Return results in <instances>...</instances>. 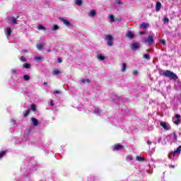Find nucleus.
<instances>
[{"label": "nucleus", "instance_id": "1", "mask_svg": "<svg viewBox=\"0 0 181 181\" xmlns=\"http://www.w3.org/2000/svg\"><path fill=\"white\" fill-rule=\"evenodd\" d=\"M163 75L165 77H168V78H170V80H177V75H176L175 73L169 71V70H166L163 72Z\"/></svg>", "mask_w": 181, "mask_h": 181}, {"label": "nucleus", "instance_id": "2", "mask_svg": "<svg viewBox=\"0 0 181 181\" xmlns=\"http://www.w3.org/2000/svg\"><path fill=\"white\" fill-rule=\"evenodd\" d=\"M180 152L181 146H178V148L174 152H171L170 154H168L169 159H173L175 158V156L179 155Z\"/></svg>", "mask_w": 181, "mask_h": 181}, {"label": "nucleus", "instance_id": "3", "mask_svg": "<svg viewBox=\"0 0 181 181\" xmlns=\"http://www.w3.org/2000/svg\"><path fill=\"white\" fill-rule=\"evenodd\" d=\"M106 40H107V46H110V47H112L114 46V37L111 35H106Z\"/></svg>", "mask_w": 181, "mask_h": 181}, {"label": "nucleus", "instance_id": "4", "mask_svg": "<svg viewBox=\"0 0 181 181\" xmlns=\"http://www.w3.org/2000/svg\"><path fill=\"white\" fill-rule=\"evenodd\" d=\"M19 18V16H17L16 18L11 16V17H8L7 18V21L8 23H10L11 25H16L18 23V18Z\"/></svg>", "mask_w": 181, "mask_h": 181}, {"label": "nucleus", "instance_id": "5", "mask_svg": "<svg viewBox=\"0 0 181 181\" xmlns=\"http://www.w3.org/2000/svg\"><path fill=\"white\" fill-rule=\"evenodd\" d=\"M144 41L148 45H153L154 43L153 36L149 35L148 37H146L144 38Z\"/></svg>", "mask_w": 181, "mask_h": 181}, {"label": "nucleus", "instance_id": "6", "mask_svg": "<svg viewBox=\"0 0 181 181\" xmlns=\"http://www.w3.org/2000/svg\"><path fill=\"white\" fill-rule=\"evenodd\" d=\"M173 122L174 124H176L177 125L178 124H180V115H176L173 118Z\"/></svg>", "mask_w": 181, "mask_h": 181}, {"label": "nucleus", "instance_id": "7", "mask_svg": "<svg viewBox=\"0 0 181 181\" xmlns=\"http://www.w3.org/2000/svg\"><path fill=\"white\" fill-rule=\"evenodd\" d=\"M160 126L163 127V128L165 130V131H169V129H170V125L166 122H160Z\"/></svg>", "mask_w": 181, "mask_h": 181}, {"label": "nucleus", "instance_id": "8", "mask_svg": "<svg viewBox=\"0 0 181 181\" xmlns=\"http://www.w3.org/2000/svg\"><path fill=\"white\" fill-rule=\"evenodd\" d=\"M61 21L63 22L64 25H65V26H67V28H71V23L69 22V21L66 20V19H61Z\"/></svg>", "mask_w": 181, "mask_h": 181}, {"label": "nucleus", "instance_id": "9", "mask_svg": "<svg viewBox=\"0 0 181 181\" xmlns=\"http://www.w3.org/2000/svg\"><path fill=\"white\" fill-rule=\"evenodd\" d=\"M124 146L121 144H116L114 146L113 151H121V149H123Z\"/></svg>", "mask_w": 181, "mask_h": 181}, {"label": "nucleus", "instance_id": "10", "mask_svg": "<svg viewBox=\"0 0 181 181\" xmlns=\"http://www.w3.org/2000/svg\"><path fill=\"white\" fill-rule=\"evenodd\" d=\"M161 6H162V4H160V2H159V1H158L156 3V12H159V11H160Z\"/></svg>", "mask_w": 181, "mask_h": 181}, {"label": "nucleus", "instance_id": "11", "mask_svg": "<svg viewBox=\"0 0 181 181\" xmlns=\"http://www.w3.org/2000/svg\"><path fill=\"white\" fill-rule=\"evenodd\" d=\"M132 50H136L137 49H139V45L138 43H134L131 45Z\"/></svg>", "mask_w": 181, "mask_h": 181}, {"label": "nucleus", "instance_id": "12", "mask_svg": "<svg viewBox=\"0 0 181 181\" xmlns=\"http://www.w3.org/2000/svg\"><path fill=\"white\" fill-rule=\"evenodd\" d=\"M170 138L172 139V142H176V141H177V135H176V134H173V135L170 136Z\"/></svg>", "mask_w": 181, "mask_h": 181}, {"label": "nucleus", "instance_id": "13", "mask_svg": "<svg viewBox=\"0 0 181 181\" xmlns=\"http://www.w3.org/2000/svg\"><path fill=\"white\" fill-rule=\"evenodd\" d=\"M95 10H91L88 13V16H90V18H94L95 16Z\"/></svg>", "mask_w": 181, "mask_h": 181}, {"label": "nucleus", "instance_id": "14", "mask_svg": "<svg viewBox=\"0 0 181 181\" xmlns=\"http://www.w3.org/2000/svg\"><path fill=\"white\" fill-rule=\"evenodd\" d=\"M140 28H142V29H146V28H149V24L147 23H142L140 25Z\"/></svg>", "mask_w": 181, "mask_h": 181}, {"label": "nucleus", "instance_id": "15", "mask_svg": "<svg viewBox=\"0 0 181 181\" xmlns=\"http://www.w3.org/2000/svg\"><path fill=\"white\" fill-rule=\"evenodd\" d=\"M81 83H82V84H87V83H90V79L88 78H83V79H81Z\"/></svg>", "mask_w": 181, "mask_h": 181}, {"label": "nucleus", "instance_id": "16", "mask_svg": "<svg viewBox=\"0 0 181 181\" xmlns=\"http://www.w3.org/2000/svg\"><path fill=\"white\" fill-rule=\"evenodd\" d=\"M31 121L33 122V124L34 125V127H36L37 125V124H39V122H37V119H36V118L33 117L31 119Z\"/></svg>", "mask_w": 181, "mask_h": 181}, {"label": "nucleus", "instance_id": "17", "mask_svg": "<svg viewBox=\"0 0 181 181\" xmlns=\"http://www.w3.org/2000/svg\"><path fill=\"white\" fill-rule=\"evenodd\" d=\"M12 33V28H8L6 30V36H11V34Z\"/></svg>", "mask_w": 181, "mask_h": 181}, {"label": "nucleus", "instance_id": "18", "mask_svg": "<svg viewBox=\"0 0 181 181\" xmlns=\"http://www.w3.org/2000/svg\"><path fill=\"white\" fill-rule=\"evenodd\" d=\"M127 37H129V39H132V37H134L135 36V35H134L133 33L129 31L127 33Z\"/></svg>", "mask_w": 181, "mask_h": 181}, {"label": "nucleus", "instance_id": "19", "mask_svg": "<svg viewBox=\"0 0 181 181\" xmlns=\"http://www.w3.org/2000/svg\"><path fill=\"white\" fill-rule=\"evenodd\" d=\"M75 4L78 6H81V5L83 4V0H75Z\"/></svg>", "mask_w": 181, "mask_h": 181}, {"label": "nucleus", "instance_id": "20", "mask_svg": "<svg viewBox=\"0 0 181 181\" xmlns=\"http://www.w3.org/2000/svg\"><path fill=\"white\" fill-rule=\"evenodd\" d=\"M97 58L98 59V60H100V62H103V60H105V57H104L101 54H98L97 56Z\"/></svg>", "mask_w": 181, "mask_h": 181}, {"label": "nucleus", "instance_id": "21", "mask_svg": "<svg viewBox=\"0 0 181 181\" xmlns=\"http://www.w3.org/2000/svg\"><path fill=\"white\" fill-rule=\"evenodd\" d=\"M30 64L25 63L23 65V69H30Z\"/></svg>", "mask_w": 181, "mask_h": 181}, {"label": "nucleus", "instance_id": "22", "mask_svg": "<svg viewBox=\"0 0 181 181\" xmlns=\"http://www.w3.org/2000/svg\"><path fill=\"white\" fill-rule=\"evenodd\" d=\"M109 19H110V23H112V22H115V19L114 18V15H110Z\"/></svg>", "mask_w": 181, "mask_h": 181}, {"label": "nucleus", "instance_id": "23", "mask_svg": "<svg viewBox=\"0 0 181 181\" xmlns=\"http://www.w3.org/2000/svg\"><path fill=\"white\" fill-rule=\"evenodd\" d=\"M37 48L38 49V50H42L43 49V44L42 43L37 44Z\"/></svg>", "mask_w": 181, "mask_h": 181}, {"label": "nucleus", "instance_id": "24", "mask_svg": "<svg viewBox=\"0 0 181 181\" xmlns=\"http://www.w3.org/2000/svg\"><path fill=\"white\" fill-rule=\"evenodd\" d=\"M23 79L25 80V81H29V80H30V76L29 75H24Z\"/></svg>", "mask_w": 181, "mask_h": 181}, {"label": "nucleus", "instance_id": "25", "mask_svg": "<svg viewBox=\"0 0 181 181\" xmlns=\"http://www.w3.org/2000/svg\"><path fill=\"white\" fill-rule=\"evenodd\" d=\"M127 70V64L123 63L122 65V71H125Z\"/></svg>", "mask_w": 181, "mask_h": 181}, {"label": "nucleus", "instance_id": "26", "mask_svg": "<svg viewBox=\"0 0 181 181\" xmlns=\"http://www.w3.org/2000/svg\"><path fill=\"white\" fill-rule=\"evenodd\" d=\"M136 160H138L139 162H143V160H144V158L141 156H136Z\"/></svg>", "mask_w": 181, "mask_h": 181}, {"label": "nucleus", "instance_id": "27", "mask_svg": "<svg viewBox=\"0 0 181 181\" xmlns=\"http://www.w3.org/2000/svg\"><path fill=\"white\" fill-rule=\"evenodd\" d=\"M60 71L59 70H54L52 74H54V76H59V74H60Z\"/></svg>", "mask_w": 181, "mask_h": 181}, {"label": "nucleus", "instance_id": "28", "mask_svg": "<svg viewBox=\"0 0 181 181\" xmlns=\"http://www.w3.org/2000/svg\"><path fill=\"white\" fill-rule=\"evenodd\" d=\"M29 112H30V109H28V110H25V112H23L24 117H28V115H29Z\"/></svg>", "mask_w": 181, "mask_h": 181}, {"label": "nucleus", "instance_id": "29", "mask_svg": "<svg viewBox=\"0 0 181 181\" xmlns=\"http://www.w3.org/2000/svg\"><path fill=\"white\" fill-rule=\"evenodd\" d=\"M38 29L39 30H46V28H45L43 25H38Z\"/></svg>", "mask_w": 181, "mask_h": 181}, {"label": "nucleus", "instance_id": "30", "mask_svg": "<svg viewBox=\"0 0 181 181\" xmlns=\"http://www.w3.org/2000/svg\"><path fill=\"white\" fill-rule=\"evenodd\" d=\"M59 25H54V26H53V28H52V30L53 31H56V30H59Z\"/></svg>", "mask_w": 181, "mask_h": 181}, {"label": "nucleus", "instance_id": "31", "mask_svg": "<svg viewBox=\"0 0 181 181\" xmlns=\"http://www.w3.org/2000/svg\"><path fill=\"white\" fill-rule=\"evenodd\" d=\"M144 59L149 60V59H151V55H149V54H146L144 55Z\"/></svg>", "mask_w": 181, "mask_h": 181}, {"label": "nucleus", "instance_id": "32", "mask_svg": "<svg viewBox=\"0 0 181 181\" xmlns=\"http://www.w3.org/2000/svg\"><path fill=\"white\" fill-rule=\"evenodd\" d=\"M30 108H31L32 111H36V105H35V104L31 105Z\"/></svg>", "mask_w": 181, "mask_h": 181}, {"label": "nucleus", "instance_id": "33", "mask_svg": "<svg viewBox=\"0 0 181 181\" xmlns=\"http://www.w3.org/2000/svg\"><path fill=\"white\" fill-rule=\"evenodd\" d=\"M35 60L36 61V62H40V60H42V57H35Z\"/></svg>", "mask_w": 181, "mask_h": 181}, {"label": "nucleus", "instance_id": "34", "mask_svg": "<svg viewBox=\"0 0 181 181\" xmlns=\"http://www.w3.org/2000/svg\"><path fill=\"white\" fill-rule=\"evenodd\" d=\"M132 159H134V158H132V156H128L127 157V160L128 162L132 160Z\"/></svg>", "mask_w": 181, "mask_h": 181}, {"label": "nucleus", "instance_id": "35", "mask_svg": "<svg viewBox=\"0 0 181 181\" xmlns=\"http://www.w3.org/2000/svg\"><path fill=\"white\" fill-rule=\"evenodd\" d=\"M5 155V151L0 152V159H2L3 156Z\"/></svg>", "mask_w": 181, "mask_h": 181}, {"label": "nucleus", "instance_id": "36", "mask_svg": "<svg viewBox=\"0 0 181 181\" xmlns=\"http://www.w3.org/2000/svg\"><path fill=\"white\" fill-rule=\"evenodd\" d=\"M16 71H18V70H17L16 69H11V73H12L13 74H16Z\"/></svg>", "mask_w": 181, "mask_h": 181}, {"label": "nucleus", "instance_id": "37", "mask_svg": "<svg viewBox=\"0 0 181 181\" xmlns=\"http://www.w3.org/2000/svg\"><path fill=\"white\" fill-rule=\"evenodd\" d=\"M116 4H117V5H122L121 0H116Z\"/></svg>", "mask_w": 181, "mask_h": 181}, {"label": "nucleus", "instance_id": "38", "mask_svg": "<svg viewBox=\"0 0 181 181\" xmlns=\"http://www.w3.org/2000/svg\"><path fill=\"white\" fill-rule=\"evenodd\" d=\"M94 114H100V110L99 109H95L94 111H93Z\"/></svg>", "mask_w": 181, "mask_h": 181}, {"label": "nucleus", "instance_id": "39", "mask_svg": "<svg viewBox=\"0 0 181 181\" xmlns=\"http://www.w3.org/2000/svg\"><path fill=\"white\" fill-rule=\"evenodd\" d=\"M164 23H169V18H164Z\"/></svg>", "mask_w": 181, "mask_h": 181}, {"label": "nucleus", "instance_id": "40", "mask_svg": "<svg viewBox=\"0 0 181 181\" xmlns=\"http://www.w3.org/2000/svg\"><path fill=\"white\" fill-rule=\"evenodd\" d=\"M20 60H21V62H26V58H25V57H21Z\"/></svg>", "mask_w": 181, "mask_h": 181}, {"label": "nucleus", "instance_id": "41", "mask_svg": "<svg viewBox=\"0 0 181 181\" xmlns=\"http://www.w3.org/2000/svg\"><path fill=\"white\" fill-rule=\"evenodd\" d=\"M147 144H148V146H151V145H152V141L148 140L147 141Z\"/></svg>", "mask_w": 181, "mask_h": 181}, {"label": "nucleus", "instance_id": "42", "mask_svg": "<svg viewBox=\"0 0 181 181\" xmlns=\"http://www.w3.org/2000/svg\"><path fill=\"white\" fill-rule=\"evenodd\" d=\"M133 75L134 76H138V71H133Z\"/></svg>", "mask_w": 181, "mask_h": 181}, {"label": "nucleus", "instance_id": "43", "mask_svg": "<svg viewBox=\"0 0 181 181\" xmlns=\"http://www.w3.org/2000/svg\"><path fill=\"white\" fill-rule=\"evenodd\" d=\"M160 42L163 44V45H166V41L165 40H160Z\"/></svg>", "mask_w": 181, "mask_h": 181}, {"label": "nucleus", "instance_id": "44", "mask_svg": "<svg viewBox=\"0 0 181 181\" xmlns=\"http://www.w3.org/2000/svg\"><path fill=\"white\" fill-rule=\"evenodd\" d=\"M49 104H50V105H51L52 107H53V105H54V104L53 103V100H51V101L49 102Z\"/></svg>", "mask_w": 181, "mask_h": 181}, {"label": "nucleus", "instance_id": "45", "mask_svg": "<svg viewBox=\"0 0 181 181\" xmlns=\"http://www.w3.org/2000/svg\"><path fill=\"white\" fill-rule=\"evenodd\" d=\"M54 94H60V91L56 90L54 92Z\"/></svg>", "mask_w": 181, "mask_h": 181}, {"label": "nucleus", "instance_id": "46", "mask_svg": "<svg viewBox=\"0 0 181 181\" xmlns=\"http://www.w3.org/2000/svg\"><path fill=\"white\" fill-rule=\"evenodd\" d=\"M62 58H58V63H62Z\"/></svg>", "mask_w": 181, "mask_h": 181}, {"label": "nucleus", "instance_id": "47", "mask_svg": "<svg viewBox=\"0 0 181 181\" xmlns=\"http://www.w3.org/2000/svg\"><path fill=\"white\" fill-rule=\"evenodd\" d=\"M22 52H23V53H28V50H26V49H23Z\"/></svg>", "mask_w": 181, "mask_h": 181}, {"label": "nucleus", "instance_id": "48", "mask_svg": "<svg viewBox=\"0 0 181 181\" xmlns=\"http://www.w3.org/2000/svg\"><path fill=\"white\" fill-rule=\"evenodd\" d=\"M170 168H172L173 169H175V165H171L170 166Z\"/></svg>", "mask_w": 181, "mask_h": 181}, {"label": "nucleus", "instance_id": "49", "mask_svg": "<svg viewBox=\"0 0 181 181\" xmlns=\"http://www.w3.org/2000/svg\"><path fill=\"white\" fill-rule=\"evenodd\" d=\"M140 35H145V32H140Z\"/></svg>", "mask_w": 181, "mask_h": 181}, {"label": "nucleus", "instance_id": "50", "mask_svg": "<svg viewBox=\"0 0 181 181\" xmlns=\"http://www.w3.org/2000/svg\"><path fill=\"white\" fill-rule=\"evenodd\" d=\"M47 52L48 53H50V52H52V49H47Z\"/></svg>", "mask_w": 181, "mask_h": 181}, {"label": "nucleus", "instance_id": "51", "mask_svg": "<svg viewBox=\"0 0 181 181\" xmlns=\"http://www.w3.org/2000/svg\"><path fill=\"white\" fill-rule=\"evenodd\" d=\"M47 84V82H45V83H44V86H46Z\"/></svg>", "mask_w": 181, "mask_h": 181}, {"label": "nucleus", "instance_id": "52", "mask_svg": "<svg viewBox=\"0 0 181 181\" xmlns=\"http://www.w3.org/2000/svg\"><path fill=\"white\" fill-rule=\"evenodd\" d=\"M11 122H15V120H13V119H11Z\"/></svg>", "mask_w": 181, "mask_h": 181}, {"label": "nucleus", "instance_id": "53", "mask_svg": "<svg viewBox=\"0 0 181 181\" xmlns=\"http://www.w3.org/2000/svg\"><path fill=\"white\" fill-rule=\"evenodd\" d=\"M113 97H115V98H117V97H116V96H113Z\"/></svg>", "mask_w": 181, "mask_h": 181}, {"label": "nucleus", "instance_id": "54", "mask_svg": "<svg viewBox=\"0 0 181 181\" xmlns=\"http://www.w3.org/2000/svg\"><path fill=\"white\" fill-rule=\"evenodd\" d=\"M147 172L149 173V170H147Z\"/></svg>", "mask_w": 181, "mask_h": 181}]
</instances>
